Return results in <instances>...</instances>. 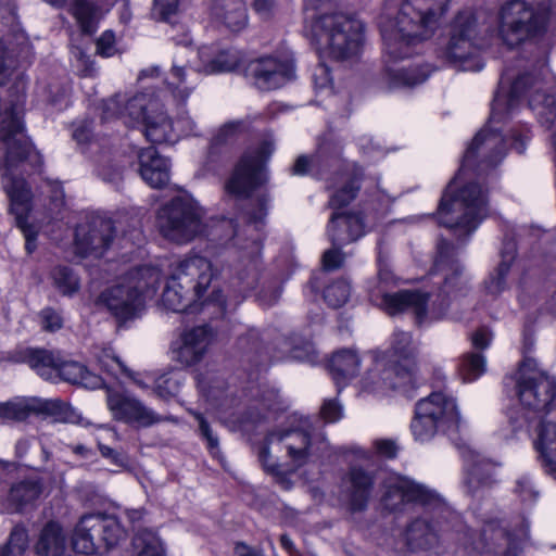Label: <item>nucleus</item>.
<instances>
[{
    "instance_id": "obj_1",
    "label": "nucleus",
    "mask_w": 556,
    "mask_h": 556,
    "mask_svg": "<svg viewBox=\"0 0 556 556\" xmlns=\"http://www.w3.org/2000/svg\"><path fill=\"white\" fill-rule=\"evenodd\" d=\"M514 379L522 407L541 417L534 447L545 471L556 479V381L528 356L523 357Z\"/></svg>"
},
{
    "instance_id": "obj_2",
    "label": "nucleus",
    "mask_w": 556,
    "mask_h": 556,
    "mask_svg": "<svg viewBox=\"0 0 556 556\" xmlns=\"http://www.w3.org/2000/svg\"><path fill=\"white\" fill-rule=\"evenodd\" d=\"M451 0H404L395 18L380 22L387 54L392 60L412 55L429 39L450 9Z\"/></svg>"
},
{
    "instance_id": "obj_3",
    "label": "nucleus",
    "mask_w": 556,
    "mask_h": 556,
    "mask_svg": "<svg viewBox=\"0 0 556 556\" xmlns=\"http://www.w3.org/2000/svg\"><path fill=\"white\" fill-rule=\"evenodd\" d=\"M451 0H404L395 18L380 22L387 54L392 60L412 55L429 39L450 9Z\"/></svg>"
},
{
    "instance_id": "obj_4",
    "label": "nucleus",
    "mask_w": 556,
    "mask_h": 556,
    "mask_svg": "<svg viewBox=\"0 0 556 556\" xmlns=\"http://www.w3.org/2000/svg\"><path fill=\"white\" fill-rule=\"evenodd\" d=\"M331 0H305L306 10L320 11L313 24V34L323 49L331 56L345 60L358 54L363 39L364 25L356 17L332 11Z\"/></svg>"
},
{
    "instance_id": "obj_5",
    "label": "nucleus",
    "mask_w": 556,
    "mask_h": 556,
    "mask_svg": "<svg viewBox=\"0 0 556 556\" xmlns=\"http://www.w3.org/2000/svg\"><path fill=\"white\" fill-rule=\"evenodd\" d=\"M456 177L446 187L438 207L439 223L450 229L470 235L488 215L486 192L477 182L456 188Z\"/></svg>"
},
{
    "instance_id": "obj_6",
    "label": "nucleus",
    "mask_w": 556,
    "mask_h": 556,
    "mask_svg": "<svg viewBox=\"0 0 556 556\" xmlns=\"http://www.w3.org/2000/svg\"><path fill=\"white\" fill-rule=\"evenodd\" d=\"M215 273L212 263L202 256L179 261L172 269L162 293L163 305L173 312H184L200 300Z\"/></svg>"
},
{
    "instance_id": "obj_7",
    "label": "nucleus",
    "mask_w": 556,
    "mask_h": 556,
    "mask_svg": "<svg viewBox=\"0 0 556 556\" xmlns=\"http://www.w3.org/2000/svg\"><path fill=\"white\" fill-rule=\"evenodd\" d=\"M161 273L153 266L131 269L122 280L101 293L99 303L119 321L135 318L142 308V299L154 294Z\"/></svg>"
},
{
    "instance_id": "obj_8",
    "label": "nucleus",
    "mask_w": 556,
    "mask_h": 556,
    "mask_svg": "<svg viewBox=\"0 0 556 556\" xmlns=\"http://www.w3.org/2000/svg\"><path fill=\"white\" fill-rule=\"evenodd\" d=\"M282 447L286 448L292 465L301 467L311 458L323 454L328 444L324 438L313 441L308 432L300 429L273 431L267 435L260 453L261 462L267 471L280 472L279 465L273 458H277V453Z\"/></svg>"
},
{
    "instance_id": "obj_9",
    "label": "nucleus",
    "mask_w": 556,
    "mask_h": 556,
    "mask_svg": "<svg viewBox=\"0 0 556 556\" xmlns=\"http://www.w3.org/2000/svg\"><path fill=\"white\" fill-rule=\"evenodd\" d=\"M529 93V106L536 112L542 123L553 124L556 118V99L547 94L542 84L530 75L519 76L509 90L503 87L495 94L490 123L501 122L517 104L518 99Z\"/></svg>"
},
{
    "instance_id": "obj_10",
    "label": "nucleus",
    "mask_w": 556,
    "mask_h": 556,
    "mask_svg": "<svg viewBox=\"0 0 556 556\" xmlns=\"http://www.w3.org/2000/svg\"><path fill=\"white\" fill-rule=\"evenodd\" d=\"M118 517L104 514L83 515L75 525L71 542L76 553L93 555L110 549L127 538Z\"/></svg>"
},
{
    "instance_id": "obj_11",
    "label": "nucleus",
    "mask_w": 556,
    "mask_h": 556,
    "mask_svg": "<svg viewBox=\"0 0 556 556\" xmlns=\"http://www.w3.org/2000/svg\"><path fill=\"white\" fill-rule=\"evenodd\" d=\"M481 47L480 26L476 14L471 11L459 12L452 22L443 58L459 70L477 72L483 67L478 58Z\"/></svg>"
},
{
    "instance_id": "obj_12",
    "label": "nucleus",
    "mask_w": 556,
    "mask_h": 556,
    "mask_svg": "<svg viewBox=\"0 0 556 556\" xmlns=\"http://www.w3.org/2000/svg\"><path fill=\"white\" fill-rule=\"evenodd\" d=\"M203 215L193 199L177 197L159 210L156 226L165 239L182 244L203 232Z\"/></svg>"
},
{
    "instance_id": "obj_13",
    "label": "nucleus",
    "mask_w": 556,
    "mask_h": 556,
    "mask_svg": "<svg viewBox=\"0 0 556 556\" xmlns=\"http://www.w3.org/2000/svg\"><path fill=\"white\" fill-rule=\"evenodd\" d=\"M459 421L455 400L442 392H434L417 402L410 429L417 441L426 442L439 431L457 430Z\"/></svg>"
},
{
    "instance_id": "obj_14",
    "label": "nucleus",
    "mask_w": 556,
    "mask_h": 556,
    "mask_svg": "<svg viewBox=\"0 0 556 556\" xmlns=\"http://www.w3.org/2000/svg\"><path fill=\"white\" fill-rule=\"evenodd\" d=\"M122 106L125 123H143L144 136L150 142L163 143L175 140L173 123L152 94L141 92L130 98L122 96Z\"/></svg>"
},
{
    "instance_id": "obj_15",
    "label": "nucleus",
    "mask_w": 556,
    "mask_h": 556,
    "mask_svg": "<svg viewBox=\"0 0 556 556\" xmlns=\"http://www.w3.org/2000/svg\"><path fill=\"white\" fill-rule=\"evenodd\" d=\"M274 151V140L266 138L256 149L245 152L225 184L226 193L237 199L249 198L266 181L265 166Z\"/></svg>"
},
{
    "instance_id": "obj_16",
    "label": "nucleus",
    "mask_w": 556,
    "mask_h": 556,
    "mask_svg": "<svg viewBox=\"0 0 556 556\" xmlns=\"http://www.w3.org/2000/svg\"><path fill=\"white\" fill-rule=\"evenodd\" d=\"M545 12H535L525 0H509L500 12V35L508 47L541 34L546 25Z\"/></svg>"
},
{
    "instance_id": "obj_17",
    "label": "nucleus",
    "mask_w": 556,
    "mask_h": 556,
    "mask_svg": "<svg viewBox=\"0 0 556 556\" xmlns=\"http://www.w3.org/2000/svg\"><path fill=\"white\" fill-rule=\"evenodd\" d=\"M382 504L390 511H404L410 504L425 509L441 508L444 501L439 493L424 484L407 477L391 476L384 481Z\"/></svg>"
},
{
    "instance_id": "obj_18",
    "label": "nucleus",
    "mask_w": 556,
    "mask_h": 556,
    "mask_svg": "<svg viewBox=\"0 0 556 556\" xmlns=\"http://www.w3.org/2000/svg\"><path fill=\"white\" fill-rule=\"evenodd\" d=\"M21 117L13 108L0 124V137L3 142V151L0 152V172L4 188L11 184L12 179L25 181L24 178L12 176L10 170L26 161L33 152V146L24 134Z\"/></svg>"
},
{
    "instance_id": "obj_19",
    "label": "nucleus",
    "mask_w": 556,
    "mask_h": 556,
    "mask_svg": "<svg viewBox=\"0 0 556 556\" xmlns=\"http://www.w3.org/2000/svg\"><path fill=\"white\" fill-rule=\"evenodd\" d=\"M391 355L394 358V366L384 371L383 380L390 379V388L408 394L415 388L418 377L417 348L409 332L396 330L393 333Z\"/></svg>"
},
{
    "instance_id": "obj_20",
    "label": "nucleus",
    "mask_w": 556,
    "mask_h": 556,
    "mask_svg": "<svg viewBox=\"0 0 556 556\" xmlns=\"http://www.w3.org/2000/svg\"><path fill=\"white\" fill-rule=\"evenodd\" d=\"M31 414L51 416L56 420L76 421L74 409L59 399L21 397L0 403L1 419L22 421Z\"/></svg>"
},
{
    "instance_id": "obj_21",
    "label": "nucleus",
    "mask_w": 556,
    "mask_h": 556,
    "mask_svg": "<svg viewBox=\"0 0 556 556\" xmlns=\"http://www.w3.org/2000/svg\"><path fill=\"white\" fill-rule=\"evenodd\" d=\"M427 303L428 294L419 291L402 290L394 293H384L381 304L389 315L409 309L415 314L418 323H421L428 315L432 319H439L446 314L448 303L445 298L433 301L429 309Z\"/></svg>"
},
{
    "instance_id": "obj_22",
    "label": "nucleus",
    "mask_w": 556,
    "mask_h": 556,
    "mask_svg": "<svg viewBox=\"0 0 556 556\" xmlns=\"http://www.w3.org/2000/svg\"><path fill=\"white\" fill-rule=\"evenodd\" d=\"M106 405L115 420L130 426L148 428L164 421L161 415L127 393L108 390Z\"/></svg>"
},
{
    "instance_id": "obj_23",
    "label": "nucleus",
    "mask_w": 556,
    "mask_h": 556,
    "mask_svg": "<svg viewBox=\"0 0 556 556\" xmlns=\"http://www.w3.org/2000/svg\"><path fill=\"white\" fill-rule=\"evenodd\" d=\"M529 534V525H522L509 532L502 528L497 521L491 520L484 523L480 533V543L476 548L492 552L494 556H520V542Z\"/></svg>"
},
{
    "instance_id": "obj_24",
    "label": "nucleus",
    "mask_w": 556,
    "mask_h": 556,
    "mask_svg": "<svg viewBox=\"0 0 556 556\" xmlns=\"http://www.w3.org/2000/svg\"><path fill=\"white\" fill-rule=\"evenodd\" d=\"M115 228L110 219L92 217L79 224L75 231V251L81 256L100 257L114 238Z\"/></svg>"
},
{
    "instance_id": "obj_25",
    "label": "nucleus",
    "mask_w": 556,
    "mask_h": 556,
    "mask_svg": "<svg viewBox=\"0 0 556 556\" xmlns=\"http://www.w3.org/2000/svg\"><path fill=\"white\" fill-rule=\"evenodd\" d=\"M215 338L214 330L207 326H197L185 330L172 344L173 359L184 367L201 363Z\"/></svg>"
},
{
    "instance_id": "obj_26",
    "label": "nucleus",
    "mask_w": 556,
    "mask_h": 556,
    "mask_svg": "<svg viewBox=\"0 0 556 556\" xmlns=\"http://www.w3.org/2000/svg\"><path fill=\"white\" fill-rule=\"evenodd\" d=\"M247 75L254 86L263 91L275 90L294 77V65L290 60L265 56L251 61Z\"/></svg>"
},
{
    "instance_id": "obj_27",
    "label": "nucleus",
    "mask_w": 556,
    "mask_h": 556,
    "mask_svg": "<svg viewBox=\"0 0 556 556\" xmlns=\"http://www.w3.org/2000/svg\"><path fill=\"white\" fill-rule=\"evenodd\" d=\"M505 153V138L496 131L484 128L476 135L466 150L460 172L472 167L478 159L480 164H485V167L495 166L503 160Z\"/></svg>"
},
{
    "instance_id": "obj_28",
    "label": "nucleus",
    "mask_w": 556,
    "mask_h": 556,
    "mask_svg": "<svg viewBox=\"0 0 556 556\" xmlns=\"http://www.w3.org/2000/svg\"><path fill=\"white\" fill-rule=\"evenodd\" d=\"M375 486V476L359 466H352L342 477L340 496L353 513L366 509Z\"/></svg>"
},
{
    "instance_id": "obj_29",
    "label": "nucleus",
    "mask_w": 556,
    "mask_h": 556,
    "mask_svg": "<svg viewBox=\"0 0 556 556\" xmlns=\"http://www.w3.org/2000/svg\"><path fill=\"white\" fill-rule=\"evenodd\" d=\"M5 192L11 201V212L15 215L16 224L24 233L26 251L30 254L36 249L37 233L27 225V215L30 211L31 191L23 179H12L5 186Z\"/></svg>"
},
{
    "instance_id": "obj_30",
    "label": "nucleus",
    "mask_w": 556,
    "mask_h": 556,
    "mask_svg": "<svg viewBox=\"0 0 556 556\" xmlns=\"http://www.w3.org/2000/svg\"><path fill=\"white\" fill-rule=\"evenodd\" d=\"M261 248L260 241L253 239L249 245L245 247V260H238L229 267V286L235 292L242 296L256 285V260L261 253Z\"/></svg>"
},
{
    "instance_id": "obj_31",
    "label": "nucleus",
    "mask_w": 556,
    "mask_h": 556,
    "mask_svg": "<svg viewBox=\"0 0 556 556\" xmlns=\"http://www.w3.org/2000/svg\"><path fill=\"white\" fill-rule=\"evenodd\" d=\"M327 237L332 245L343 247L359 239L365 232L361 214L333 211L327 225Z\"/></svg>"
},
{
    "instance_id": "obj_32",
    "label": "nucleus",
    "mask_w": 556,
    "mask_h": 556,
    "mask_svg": "<svg viewBox=\"0 0 556 556\" xmlns=\"http://www.w3.org/2000/svg\"><path fill=\"white\" fill-rule=\"evenodd\" d=\"M138 161L142 179L152 188H162L169 181V163L154 147L141 149Z\"/></svg>"
},
{
    "instance_id": "obj_33",
    "label": "nucleus",
    "mask_w": 556,
    "mask_h": 556,
    "mask_svg": "<svg viewBox=\"0 0 556 556\" xmlns=\"http://www.w3.org/2000/svg\"><path fill=\"white\" fill-rule=\"evenodd\" d=\"M211 14L220 26L239 33L248 25V9L243 0H213Z\"/></svg>"
},
{
    "instance_id": "obj_34",
    "label": "nucleus",
    "mask_w": 556,
    "mask_h": 556,
    "mask_svg": "<svg viewBox=\"0 0 556 556\" xmlns=\"http://www.w3.org/2000/svg\"><path fill=\"white\" fill-rule=\"evenodd\" d=\"M467 462L466 485L475 492L480 486L490 485L494 481L495 465L477 452L468 451L465 455Z\"/></svg>"
},
{
    "instance_id": "obj_35",
    "label": "nucleus",
    "mask_w": 556,
    "mask_h": 556,
    "mask_svg": "<svg viewBox=\"0 0 556 556\" xmlns=\"http://www.w3.org/2000/svg\"><path fill=\"white\" fill-rule=\"evenodd\" d=\"M406 542L412 551H427L439 544V532L428 519L413 520L406 530Z\"/></svg>"
},
{
    "instance_id": "obj_36",
    "label": "nucleus",
    "mask_w": 556,
    "mask_h": 556,
    "mask_svg": "<svg viewBox=\"0 0 556 556\" xmlns=\"http://www.w3.org/2000/svg\"><path fill=\"white\" fill-rule=\"evenodd\" d=\"M359 363L358 356L352 350H341L332 355L329 368L338 391H341L346 382L356 376Z\"/></svg>"
},
{
    "instance_id": "obj_37",
    "label": "nucleus",
    "mask_w": 556,
    "mask_h": 556,
    "mask_svg": "<svg viewBox=\"0 0 556 556\" xmlns=\"http://www.w3.org/2000/svg\"><path fill=\"white\" fill-rule=\"evenodd\" d=\"M66 547V536L59 522L49 521L41 530L35 546L40 556H60Z\"/></svg>"
},
{
    "instance_id": "obj_38",
    "label": "nucleus",
    "mask_w": 556,
    "mask_h": 556,
    "mask_svg": "<svg viewBox=\"0 0 556 556\" xmlns=\"http://www.w3.org/2000/svg\"><path fill=\"white\" fill-rule=\"evenodd\" d=\"M53 374L59 375L64 381L73 384H81L88 389H97L103 384V380L100 376L90 372L84 365L77 362L58 364L55 361Z\"/></svg>"
},
{
    "instance_id": "obj_39",
    "label": "nucleus",
    "mask_w": 556,
    "mask_h": 556,
    "mask_svg": "<svg viewBox=\"0 0 556 556\" xmlns=\"http://www.w3.org/2000/svg\"><path fill=\"white\" fill-rule=\"evenodd\" d=\"M68 11L76 20L80 30L88 35L96 31L102 17L101 8L93 0H72Z\"/></svg>"
},
{
    "instance_id": "obj_40",
    "label": "nucleus",
    "mask_w": 556,
    "mask_h": 556,
    "mask_svg": "<svg viewBox=\"0 0 556 556\" xmlns=\"http://www.w3.org/2000/svg\"><path fill=\"white\" fill-rule=\"evenodd\" d=\"M434 266L438 271L445 274V287L452 289L460 279L463 268L454 258V247L446 240H440L438 243V255Z\"/></svg>"
},
{
    "instance_id": "obj_41",
    "label": "nucleus",
    "mask_w": 556,
    "mask_h": 556,
    "mask_svg": "<svg viewBox=\"0 0 556 556\" xmlns=\"http://www.w3.org/2000/svg\"><path fill=\"white\" fill-rule=\"evenodd\" d=\"M42 484L37 479H27L14 484L8 495V510L18 511L24 506L34 503L42 493Z\"/></svg>"
},
{
    "instance_id": "obj_42",
    "label": "nucleus",
    "mask_w": 556,
    "mask_h": 556,
    "mask_svg": "<svg viewBox=\"0 0 556 556\" xmlns=\"http://www.w3.org/2000/svg\"><path fill=\"white\" fill-rule=\"evenodd\" d=\"M17 361L28 364L45 379H50L55 369V357L46 350L25 349L18 353Z\"/></svg>"
},
{
    "instance_id": "obj_43",
    "label": "nucleus",
    "mask_w": 556,
    "mask_h": 556,
    "mask_svg": "<svg viewBox=\"0 0 556 556\" xmlns=\"http://www.w3.org/2000/svg\"><path fill=\"white\" fill-rule=\"evenodd\" d=\"M363 176V170L354 166L352 174L344 177L343 186L331 194L329 206L334 211H340L341 207L351 203L359 190V181Z\"/></svg>"
},
{
    "instance_id": "obj_44",
    "label": "nucleus",
    "mask_w": 556,
    "mask_h": 556,
    "mask_svg": "<svg viewBox=\"0 0 556 556\" xmlns=\"http://www.w3.org/2000/svg\"><path fill=\"white\" fill-rule=\"evenodd\" d=\"M428 74L418 68H397L388 66L384 72V80L389 89L413 87L424 83Z\"/></svg>"
},
{
    "instance_id": "obj_45",
    "label": "nucleus",
    "mask_w": 556,
    "mask_h": 556,
    "mask_svg": "<svg viewBox=\"0 0 556 556\" xmlns=\"http://www.w3.org/2000/svg\"><path fill=\"white\" fill-rule=\"evenodd\" d=\"M514 258L515 249L510 245L509 251L502 254V262L498 264L495 271L485 281V289L490 294L497 295L506 289V278Z\"/></svg>"
},
{
    "instance_id": "obj_46",
    "label": "nucleus",
    "mask_w": 556,
    "mask_h": 556,
    "mask_svg": "<svg viewBox=\"0 0 556 556\" xmlns=\"http://www.w3.org/2000/svg\"><path fill=\"white\" fill-rule=\"evenodd\" d=\"M173 97L181 103H185L191 94L194 86L187 79V73L184 66L174 64L169 76L165 80Z\"/></svg>"
},
{
    "instance_id": "obj_47",
    "label": "nucleus",
    "mask_w": 556,
    "mask_h": 556,
    "mask_svg": "<svg viewBox=\"0 0 556 556\" xmlns=\"http://www.w3.org/2000/svg\"><path fill=\"white\" fill-rule=\"evenodd\" d=\"M245 125L242 121H231L220 126L213 135L210 142V151L213 153L222 147L231 144L243 134Z\"/></svg>"
},
{
    "instance_id": "obj_48",
    "label": "nucleus",
    "mask_w": 556,
    "mask_h": 556,
    "mask_svg": "<svg viewBox=\"0 0 556 556\" xmlns=\"http://www.w3.org/2000/svg\"><path fill=\"white\" fill-rule=\"evenodd\" d=\"M99 366L106 372L117 377L125 375L132 377V372L126 367L122 359L114 353L111 348L97 349L94 353Z\"/></svg>"
},
{
    "instance_id": "obj_49",
    "label": "nucleus",
    "mask_w": 556,
    "mask_h": 556,
    "mask_svg": "<svg viewBox=\"0 0 556 556\" xmlns=\"http://www.w3.org/2000/svg\"><path fill=\"white\" fill-rule=\"evenodd\" d=\"M327 153V147H320L318 152L311 157L307 155H300L291 167V174L303 176L308 174L314 167L321 168L324 166H328Z\"/></svg>"
},
{
    "instance_id": "obj_50",
    "label": "nucleus",
    "mask_w": 556,
    "mask_h": 556,
    "mask_svg": "<svg viewBox=\"0 0 556 556\" xmlns=\"http://www.w3.org/2000/svg\"><path fill=\"white\" fill-rule=\"evenodd\" d=\"M241 62V54L237 50H225L219 52L207 65L206 73L231 72L236 70Z\"/></svg>"
},
{
    "instance_id": "obj_51",
    "label": "nucleus",
    "mask_w": 556,
    "mask_h": 556,
    "mask_svg": "<svg viewBox=\"0 0 556 556\" xmlns=\"http://www.w3.org/2000/svg\"><path fill=\"white\" fill-rule=\"evenodd\" d=\"M351 294L349 281L340 279L328 285L324 291V299L329 306L337 308L344 305Z\"/></svg>"
},
{
    "instance_id": "obj_52",
    "label": "nucleus",
    "mask_w": 556,
    "mask_h": 556,
    "mask_svg": "<svg viewBox=\"0 0 556 556\" xmlns=\"http://www.w3.org/2000/svg\"><path fill=\"white\" fill-rule=\"evenodd\" d=\"M28 546V534L24 527L16 526L12 530L8 544L0 547V556H23Z\"/></svg>"
},
{
    "instance_id": "obj_53",
    "label": "nucleus",
    "mask_w": 556,
    "mask_h": 556,
    "mask_svg": "<svg viewBox=\"0 0 556 556\" xmlns=\"http://www.w3.org/2000/svg\"><path fill=\"white\" fill-rule=\"evenodd\" d=\"M485 371V359L479 353L464 356L460 365V375L465 381H473Z\"/></svg>"
},
{
    "instance_id": "obj_54",
    "label": "nucleus",
    "mask_w": 556,
    "mask_h": 556,
    "mask_svg": "<svg viewBox=\"0 0 556 556\" xmlns=\"http://www.w3.org/2000/svg\"><path fill=\"white\" fill-rule=\"evenodd\" d=\"M135 545L141 547L138 556H163L162 544L151 531L138 533L135 538Z\"/></svg>"
},
{
    "instance_id": "obj_55",
    "label": "nucleus",
    "mask_w": 556,
    "mask_h": 556,
    "mask_svg": "<svg viewBox=\"0 0 556 556\" xmlns=\"http://www.w3.org/2000/svg\"><path fill=\"white\" fill-rule=\"evenodd\" d=\"M53 280L56 288L63 294H72L78 289V279L72 269L60 266L53 270Z\"/></svg>"
},
{
    "instance_id": "obj_56",
    "label": "nucleus",
    "mask_w": 556,
    "mask_h": 556,
    "mask_svg": "<svg viewBox=\"0 0 556 556\" xmlns=\"http://www.w3.org/2000/svg\"><path fill=\"white\" fill-rule=\"evenodd\" d=\"M16 67L14 50L0 39V86L4 85Z\"/></svg>"
},
{
    "instance_id": "obj_57",
    "label": "nucleus",
    "mask_w": 556,
    "mask_h": 556,
    "mask_svg": "<svg viewBox=\"0 0 556 556\" xmlns=\"http://www.w3.org/2000/svg\"><path fill=\"white\" fill-rule=\"evenodd\" d=\"M180 0H154L153 14L156 18L170 22L179 12Z\"/></svg>"
},
{
    "instance_id": "obj_58",
    "label": "nucleus",
    "mask_w": 556,
    "mask_h": 556,
    "mask_svg": "<svg viewBox=\"0 0 556 556\" xmlns=\"http://www.w3.org/2000/svg\"><path fill=\"white\" fill-rule=\"evenodd\" d=\"M191 414L199 422V431L201 435L206 440L208 450L212 454H216L219 450V441L217 435L213 432L212 428L202 416V414L197 412H192Z\"/></svg>"
},
{
    "instance_id": "obj_59",
    "label": "nucleus",
    "mask_w": 556,
    "mask_h": 556,
    "mask_svg": "<svg viewBox=\"0 0 556 556\" xmlns=\"http://www.w3.org/2000/svg\"><path fill=\"white\" fill-rule=\"evenodd\" d=\"M345 260V255L341 251V247L333 245L324 252L321 262L326 270L339 269Z\"/></svg>"
},
{
    "instance_id": "obj_60",
    "label": "nucleus",
    "mask_w": 556,
    "mask_h": 556,
    "mask_svg": "<svg viewBox=\"0 0 556 556\" xmlns=\"http://www.w3.org/2000/svg\"><path fill=\"white\" fill-rule=\"evenodd\" d=\"M115 117L124 118L121 94H116L105 100L102 105V119L109 121Z\"/></svg>"
},
{
    "instance_id": "obj_61",
    "label": "nucleus",
    "mask_w": 556,
    "mask_h": 556,
    "mask_svg": "<svg viewBox=\"0 0 556 556\" xmlns=\"http://www.w3.org/2000/svg\"><path fill=\"white\" fill-rule=\"evenodd\" d=\"M313 81L316 90H328L331 92L332 78L329 67L325 64H318L313 73Z\"/></svg>"
},
{
    "instance_id": "obj_62",
    "label": "nucleus",
    "mask_w": 556,
    "mask_h": 556,
    "mask_svg": "<svg viewBox=\"0 0 556 556\" xmlns=\"http://www.w3.org/2000/svg\"><path fill=\"white\" fill-rule=\"evenodd\" d=\"M343 415L342 405L337 400H325L320 407V416L327 422H336Z\"/></svg>"
},
{
    "instance_id": "obj_63",
    "label": "nucleus",
    "mask_w": 556,
    "mask_h": 556,
    "mask_svg": "<svg viewBox=\"0 0 556 556\" xmlns=\"http://www.w3.org/2000/svg\"><path fill=\"white\" fill-rule=\"evenodd\" d=\"M74 56L77 62V70L79 74L84 77H91L96 74L97 68L94 66V62L81 49L75 48L73 51Z\"/></svg>"
},
{
    "instance_id": "obj_64",
    "label": "nucleus",
    "mask_w": 556,
    "mask_h": 556,
    "mask_svg": "<svg viewBox=\"0 0 556 556\" xmlns=\"http://www.w3.org/2000/svg\"><path fill=\"white\" fill-rule=\"evenodd\" d=\"M97 53L104 58L113 56L116 53L115 35L106 30L97 40Z\"/></svg>"
}]
</instances>
